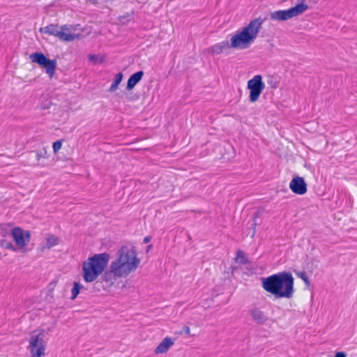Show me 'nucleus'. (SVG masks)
<instances>
[{
    "label": "nucleus",
    "instance_id": "5",
    "mask_svg": "<svg viewBox=\"0 0 357 357\" xmlns=\"http://www.w3.org/2000/svg\"><path fill=\"white\" fill-rule=\"evenodd\" d=\"M308 9V6L299 3L288 10H280L271 13V19L275 21H285L296 17Z\"/></svg>",
    "mask_w": 357,
    "mask_h": 357
},
{
    "label": "nucleus",
    "instance_id": "30",
    "mask_svg": "<svg viewBox=\"0 0 357 357\" xmlns=\"http://www.w3.org/2000/svg\"><path fill=\"white\" fill-rule=\"evenodd\" d=\"M61 31H62L69 30V29H68V26H67V25H63V26H62L61 27Z\"/></svg>",
    "mask_w": 357,
    "mask_h": 357
},
{
    "label": "nucleus",
    "instance_id": "3",
    "mask_svg": "<svg viewBox=\"0 0 357 357\" xmlns=\"http://www.w3.org/2000/svg\"><path fill=\"white\" fill-rule=\"evenodd\" d=\"M264 20L255 19L241 30L238 31L231 38L230 46L233 49L245 50L248 48L257 38Z\"/></svg>",
    "mask_w": 357,
    "mask_h": 357
},
{
    "label": "nucleus",
    "instance_id": "25",
    "mask_svg": "<svg viewBox=\"0 0 357 357\" xmlns=\"http://www.w3.org/2000/svg\"><path fill=\"white\" fill-rule=\"evenodd\" d=\"M62 142L60 140L56 141L53 143V150L54 153H56L61 148Z\"/></svg>",
    "mask_w": 357,
    "mask_h": 357
},
{
    "label": "nucleus",
    "instance_id": "16",
    "mask_svg": "<svg viewBox=\"0 0 357 357\" xmlns=\"http://www.w3.org/2000/svg\"><path fill=\"white\" fill-rule=\"evenodd\" d=\"M29 155L35 158L37 162H39L42 158H47L48 157L47 152L45 149L32 151L30 152Z\"/></svg>",
    "mask_w": 357,
    "mask_h": 357
},
{
    "label": "nucleus",
    "instance_id": "15",
    "mask_svg": "<svg viewBox=\"0 0 357 357\" xmlns=\"http://www.w3.org/2000/svg\"><path fill=\"white\" fill-rule=\"evenodd\" d=\"M143 75L144 72L142 70L138 71L132 74L128 80L126 86L127 90L132 89L135 86V85L140 82Z\"/></svg>",
    "mask_w": 357,
    "mask_h": 357
},
{
    "label": "nucleus",
    "instance_id": "19",
    "mask_svg": "<svg viewBox=\"0 0 357 357\" xmlns=\"http://www.w3.org/2000/svg\"><path fill=\"white\" fill-rule=\"evenodd\" d=\"M47 243L46 247L47 249H50L52 247L56 245L59 243V238L54 235H49L46 239Z\"/></svg>",
    "mask_w": 357,
    "mask_h": 357
},
{
    "label": "nucleus",
    "instance_id": "22",
    "mask_svg": "<svg viewBox=\"0 0 357 357\" xmlns=\"http://www.w3.org/2000/svg\"><path fill=\"white\" fill-rule=\"evenodd\" d=\"M236 260L241 264H247L249 263V260L245 257L244 252L241 250H238L236 254Z\"/></svg>",
    "mask_w": 357,
    "mask_h": 357
},
{
    "label": "nucleus",
    "instance_id": "31",
    "mask_svg": "<svg viewBox=\"0 0 357 357\" xmlns=\"http://www.w3.org/2000/svg\"><path fill=\"white\" fill-rule=\"evenodd\" d=\"M301 3H303V2H305L306 0H301Z\"/></svg>",
    "mask_w": 357,
    "mask_h": 357
},
{
    "label": "nucleus",
    "instance_id": "17",
    "mask_svg": "<svg viewBox=\"0 0 357 357\" xmlns=\"http://www.w3.org/2000/svg\"><path fill=\"white\" fill-rule=\"evenodd\" d=\"M8 236L5 235L4 238L1 240L0 245L2 248L10 250L13 251H17V248L13 245L12 242L7 238Z\"/></svg>",
    "mask_w": 357,
    "mask_h": 357
},
{
    "label": "nucleus",
    "instance_id": "26",
    "mask_svg": "<svg viewBox=\"0 0 357 357\" xmlns=\"http://www.w3.org/2000/svg\"><path fill=\"white\" fill-rule=\"evenodd\" d=\"M268 84L271 85V86L273 88V89H276L278 87V82H273V81H270L268 82Z\"/></svg>",
    "mask_w": 357,
    "mask_h": 357
},
{
    "label": "nucleus",
    "instance_id": "28",
    "mask_svg": "<svg viewBox=\"0 0 357 357\" xmlns=\"http://www.w3.org/2000/svg\"><path fill=\"white\" fill-rule=\"evenodd\" d=\"M183 331L187 335H189L190 333V328L188 326H186L183 328Z\"/></svg>",
    "mask_w": 357,
    "mask_h": 357
},
{
    "label": "nucleus",
    "instance_id": "14",
    "mask_svg": "<svg viewBox=\"0 0 357 357\" xmlns=\"http://www.w3.org/2000/svg\"><path fill=\"white\" fill-rule=\"evenodd\" d=\"M231 48L228 40H223L220 43L213 45L207 49V52L211 54H221L224 50Z\"/></svg>",
    "mask_w": 357,
    "mask_h": 357
},
{
    "label": "nucleus",
    "instance_id": "6",
    "mask_svg": "<svg viewBox=\"0 0 357 357\" xmlns=\"http://www.w3.org/2000/svg\"><path fill=\"white\" fill-rule=\"evenodd\" d=\"M44 330H40L38 334L31 335L29 345L31 357H41L45 355L46 342L44 340Z\"/></svg>",
    "mask_w": 357,
    "mask_h": 357
},
{
    "label": "nucleus",
    "instance_id": "27",
    "mask_svg": "<svg viewBox=\"0 0 357 357\" xmlns=\"http://www.w3.org/2000/svg\"><path fill=\"white\" fill-rule=\"evenodd\" d=\"M335 357H346V354L343 351L337 352Z\"/></svg>",
    "mask_w": 357,
    "mask_h": 357
},
{
    "label": "nucleus",
    "instance_id": "11",
    "mask_svg": "<svg viewBox=\"0 0 357 357\" xmlns=\"http://www.w3.org/2000/svg\"><path fill=\"white\" fill-rule=\"evenodd\" d=\"M291 190L299 195H303L307 192V183L303 177L299 176H294L289 183Z\"/></svg>",
    "mask_w": 357,
    "mask_h": 357
},
{
    "label": "nucleus",
    "instance_id": "13",
    "mask_svg": "<svg viewBox=\"0 0 357 357\" xmlns=\"http://www.w3.org/2000/svg\"><path fill=\"white\" fill-rule=\"evenodd\" d=\"M174 344L173 339L166 337L155 349L154 353L155 354H165L168 351L169 348Z\"/></svg>",
    "mask_w": 357,
    "mask_h": 357
},
{
    "label": "nucleus",
    "instance_id": "24",
    "mask_svg": "<svg viewBox=\"0 0 357 357\" xmlns=\"http://www.w3.org/2000/svg\"><path fill=\"white\" fill-rule=\"evenodd\" d=\"M258 217V214L257 213H255L253 216V222L252 224V234L251 235V237L253 238L255 235V233H256V227H257V223L256 222V219Z\"/></svg>",
    "mask_w": 357,
    "mask_h": 357
},
{
    "label": "nucleus",
    "instance_id": "1",
    "mask_svg": "<svg viewBox=\"0 0 357 357\" xmlns=\"http://www.w3.org/2000/svg\"><path fill=\"white\" fill-rule=\"evenodd\" d=\"M294 279L290 272L282 271L261 278L264 289L273 295L276 298H291L295 289Z\"/></svg>",
    "mask_w": 357,
    "mask_h": 357
},
{
    "label": "nucleus",
    "instance_id": "12",
    "mask_svg": "<svg viewBox=\"0 0 357 357\" xmlns=\"http://www.w3.org/2000/svg\"><path fill=\"white\" fill-rule=\"evenodd\" d=\"M253 321L259 324H264L267 321V317L265 313L258 307H254L249 311Z\"/></svg>",
    "mask_w": 357,
    "mask_h": 357
},
{
    "label": "nucleus",
    "instance_id": "18",
    "mask_svg": "<svg viewBox=\"0 0 357 357\" xmlns=\"http://www.w3.org/2000/svg\"><path fill=\"white\" fill-rule=\"evenodd\" d=\"M122 79H123L122 73H117L115 76V79H114V81L108 91L109 92L115 91L118 89L119 84L121 82Z\"/></svg>",
    "mask_w": 357,
    "mask_h": 357
},
{
    "label": "nucleus",
    "instance_id": "10",
    "mask_svg": "<svg viewBox=\"0 0 357 357\" xmlns=\"http://www.w3.org/2000/svg\"><path fill=\"white\" fill-rule=\"evenodd\" d=\"M43 30H44L45 33L55 36L60 40L66 42L74 40L75 39H77L79 37V36L77 34L66 33L64 31L59 30V26L56 24H50L47 26L43 28Z\"/></svg>",
    "mask_w": 357,
    "mask_h": 357
},
{
    "label": "nucleus",
    "instance_id": "20",
    "mask_svg": "<svg viewBox=\"0 0 357 357\" xmlns=\"http://www.w3.org/2000/svg\"><path fill=\"white\" fill-rule=\"evenodd\" d=\"M83 285L79 282H75L73 283V287L71 290V299L75 300L77 295L79 294L80 290L83 288Z\"/></svg>",
    "mask_w": 357,
    "mask_h": 357
},
{
    "label": "nucleus",
    "instance_id": "7",
    "mask_svg": "<svg viewBox=\"0 0 357 357\" xmlns=\"http://www.w3.org/2000/svg\"><path fill=\"white\" fill-rule=\"evenodd\" d=\"M29 59L33 63L43 67L50 78L53 77L56 68V61L55 59L50 60L41 52H35L30 54Z\"/></svg>",
    "mask_w": 357,
    "mask_h": 357
},
{
    "label": "nucleus",
    "instance_id": "4",
    "mask_svg": "<svg viewBox=\"0 0 357 357\" xmlns=\"http://www.w3.org/2000/svg\"><path fill=\"white\" fill-rule=\"evenodd\" d=\"M107 252L96 254L82 264V277L86 282L95 281L107 267L109 261Z\"/></svg>",
    "mask_w": 357,
    "mask_h": 357
},
{
    "label": "nucleus",
    "instance_id": "32",
    "mask_svg": "<svg viewBox=\"0 0 357 357\" xmlns=\"http://www.w3.org/2000/svg\"><path fill=\"white\" fill-rule=\"evenodd\" d=\"M151 245H149L148 246V249H150V248H151Z\"/></svg>",
    "mask_w": 357,
    "mask_h": 357
},
{
    "label": "nucleus",
    "instance_id": "23",
    "mask_svg": "<svg viewBox=\"0 0 357 357\" xmlns=\"http://www.w3.org/2000/svg\"><path fill=\"white\" fill-rule=\"evenodd\" d=\"M89 59L90 61L93 62L94 64L102 63L105 61V58L102 56H99L96 54H89Z\"/></svg>",
    "mask_w": 357,
    "mask_h": 357
},
{
    "label": "nucleus",
    "instance_id": "29",
    "mask_svg": "<svg viewBox=\"0 0 357 357\" xmlns=\"http://www.w3.org/2000/svg\"><path fill=\"white\" fill-rule=\"evenodd\" d=\"M151 236H146L144 239V243H147L151 241Z\"/></svg>",
    "mask_w": 357,
    "mask_h": 357
},
{
    "label": "nucleus",
    "instance_id": "33",
    "mask_svg": "<svg viewBox=\"0 0 357 357\" xmlns=\"http://www.w3.org/2000/svg\"><path fill=\"white\" fill-rule=\"evenodd\" d=\"M151 245H149L148 246V249H150V248H151Z\"/></svg>",
    "mask_w": 357,
    "mask_h": 357
},
{
    "label": "nucleus",
    "instance_id": "8",
    "mask_svg": "<svg viewBox=\"0 0 357 357\" xmlns=\"http://www.w3.org/2000/svg\"><path fill=\"white\" fill-rule=\"evenodd\" d=\"M248 89L250 90L249 100L251 102H257L261 93L265 89V84L262 81V76L257 75L248 82Z\"/></svg>",
    "mask_w": 357,
    "mask_h": 357
},
{
    "label": "nucleus",
    "instance_id": "21",
    "mask_svg": "<svg viewBox=\"0 0 357 357\" xmlns=\"http://www.w3.org/2000/svg\"><path fill=\"white\" fill-rule=\"evenodd\" d=\"M296 275L301 278L305 284V285L309 287L310 286V280L305 271H297L296 272Z\"/></svg>",
    "mask_w": 357,
    "mask_h": 357
},
{
    "label": "nucleus",
    "instance_id": "2",
    "mask_svg": "<svg viewBox=\"0 0 357 357\" xmlns=\"http://www.w3.org/2000/svg\"><path fill=\"white\" fill-rule=\"evenodd\" d=\"M139 263L135 248L124 245L117 251L115 259L109 266V271L114 277L124 278L135 271Z\"/></svg>",
    "mask_w": 357,
    "mask_h": 357
},
{
    "label": "nucleus",
    "instance_id": "9",
    "mask_svg": "<svg viewBox=\"0 0 357 357\" xmlns=\"http://www.w3.org/2000/svg\"><path fill=\"white\" fill-rule=\"evenodd\" d=\"M8 236L13 238L20 248H24L30 241L31 238L30 232L23 230L20 227H15Z\"/></svg>",
    "mask_w": 357,
    "mask_h": 357
}]
</instances>
